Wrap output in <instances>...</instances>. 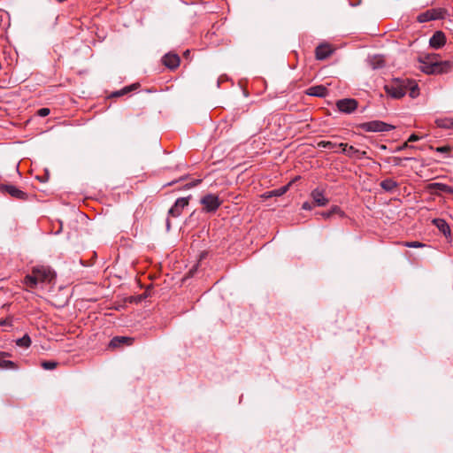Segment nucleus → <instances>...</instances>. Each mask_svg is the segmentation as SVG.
Segmentation results:
<instances>
[{
  "label": "nucleus",
  "mask_w": 453,
  "mask_h": 453,
  "mask_svg": "<svg viewBox=\"0 0 453 453\" xmlns=\"http://www.w3.org/2000/svg\"><path fill=\"white\" fill-rule=\"evenodd\" d=\"M419 62L423 64L422 71L428 74L444 73L452 69L451 61H439L436 54H427L420 57Z\"/></svg>",
  "instance_id": "1"
},
{
  "label": "nucleus",
  "mask_w": 453,
  "mask_h": 453,
  "mask_svg": "<svg viewBox=\"0 0 453 453\" xmlns=\"http://www.w3.org/2000/svg\"><path fill=\"white\" fill-rule=\"evenodd\" d=\"M55 278L54 272L48 266H35L31 274H27L24 279V284L30 288H35L39 283H49Z\"/></svg>",
  "instance_id": "2"
},
{
  "label": "nucleus",
  "mask_w": 453,
  "mask_h": 453,
  "mask_svg": "<svg viewBox=\"0 0 453 453\" xmlns=\"http://www.w3.org/2000/svg\"><path fill=\"white\" fill-rule=\"evenodd\" d=\"M386 93L393 98H401L407 93V86L404 81H393L385 85Z\"/></svg>",
  "instance_id": "3"
},
{
  "label": "nucleus",
  "mask_w": 453,
  "mask_h": 453,
  "mask_svg": "<svg viewBox=\"0 0 453 453\" xmlns=\"http://www.w3.org/2000/svg\"><path fill=\"white\" fill-rule=\"evenodd\" d=\"M200 203L203 205V211L212 213L219 208L221 201L217 195L207 194L201 198Z\"/></svg>",
  "instance_id": "4"
},
{
  "label": "nucleus",
  "mask_w": 453,
  "mask_h": 453,
  "mask_svg": "<svg viewBox=\"0 0 453 453\" xmlns=\"http://www.w3.org/2000/svg\"><path fill=\"white\" fill-rule=\"evenodd\" d=\"M359 127L365 132H388L394 129L392 125L380 120L364 122L359 125Z\"/></svg>",
  "instance_id": "5"
},
{
  "label": "nucleus",
  "mask_w": 453,
  "mask_h": 453,
  "mask_svg": "<svg viewBox=\"0 0 453 453\" xmlns=\"http://www.w3.org/2000/svg\"><path fill=\"white\" fill-rule=\"evenodd\" d=\"M357 101L352 98H344L336 102V106L341 112L349 114L357 108Z\"/></svg>",
  "instance_id": "6"
},
{
  "label": "nucleus",
  "mask_w": 453,
  "mask_h": 453,
  "mask_svg": "<svg viewBox=\"0 0 453 453\" xmlns=\"http://www.w3.org/2000/svg\"><path fill=\"white\" fill-rule=\"evenodd\" d=\"M189 196L178 198L169 209L168 214L172 217H179L182 210L188 205Z\"/></svg>",
  "instance_id": "7"
},
{
  "label": "nucleus",
  "mask_w": 453,
  "mask_h": 453,
  "mask_svg": "<svg viewBox=\"0 0 453 453\" xmlns=\"http://www.w3.org/2000/svg\"><path fill=\"white\" fill-rule=\"evenodd\" d=\"M334 52V48L328 43H321L316 47L315 56L318 60H325Z\"/></svg>",
  "instance_id": "8"
},
{
  "label": "nucleus",
  "mask_w": 453,
  "mask_h": 453,
  "mask_svg": "<svg viewBox=\"0 0 453 453\" xmlns=\"http://www.w3.org/2000/svg\"><path fill=\"white\" fill-rule=\"evenodd\" d=\"M441 18H442V15H441V11L435 10V9H431V10H427L425 12L420 13L417 17V20L419 23H425V22H427L430 20H435V19H441Z\"/></svg>",
  "instance_id": "9"
},
{
  "label": "nucleus",
  "mask_w": 453,
  "mask_h": 453,
  "mask_svg": "<svg viewBox=\"0 0 453 453\" xmlns=\"http://www.w3.org/2000/svg\"><path fill=\"white\" fill-rule=\"evenodd\" d=\"M445 43L446 36L441 31H436L429 40V45L435 50L441 49Z\"/></svg>",
  "instance_id": "10"
},
{
  "label": "nucleus",
  "mask_w": 453,
  "mask_h": 453,
  "mask_svg": "<svg viewBox=\"0 0 453 453\" xmlns=\"http://www.w3.org/2000/svg\"><path fill=\"white\" fill-rule=\"evenodd\" d=\"M180 62V57L177 54L167 53L163 57V64L172 70L177 68Z\"/></svg>",
  "instance_id": "11"
},
{
  "label": "nucleus",
  "mask_w": 453,
  "mask_h": 453,
  "mask_svg": "<svg viewBox=\"0 0 453 453\" xmlns=\"http://www.w3.org/2000/svg\"><path fill=\"white\" fill-rule=\"evenodd\" d=\"M311 196L317 206H326L328 203V199L325 197L324 191L319 188L311 191Z\"/></svg>",
  "instance_id": "12"
},
{
  "label": "nucleus",
  "mask_w": 453,
  "mask_h": 453,
  "mask_svg": "<svg viewBox=\"0 0 453 453\" xmlns=\"http://www.w3.org/2000/svg\"><path fill=\"white\" fill-rule=\"evenodd\" d=\"M343 153L351 158L361 159L364 157H367L366 151H361L351 145L344 146Z\"/></svg>",
  "instance_id": "13"
},
{
  "label": "nucleus",
  "mask_w": 453,
  "mask_h": 453,
  "mask_svg": "<svg viewBox=\"0 0 453 453\" xmlns=\"http://www.w3.org/2000/svg\"><path fill=\"white\" fill-rule=\"evenodd\" d=\"M133 342H134V339L131 337L115 336L111 340L109 346L111 348H117V347H119L124 344L131 345Z\"/></svg>",
  "instance_id": "14"
},
{
  "label": "nucleus",
  "mask_w": 453,
  "mask_h": 453,
  "mask_svg": "<svg viewBox=\"0 0 453 453\" xmlns=\"http://www.w3.org/2000/svg\"><path fill=\"white\" fill-rule=\"evenodd\" d=\"M4 188L10 196H12L14 198H18L20 200H26L27 197V195L24 191L19 189L15 186L5 185Z\"/></svg>",
  "instance_id": "15"
},
{
  "label": "nucleus",
  "mask_w": 453,
  "mask_h": 453,
  "mask_svg": "<svg viewBox=\"0 0 453 453\" xmlns=\"http://www.w3.org/2000/svg\"><path fill=\"white\" fill-rule=\"evenodd\" d=\"M367 64L372 69L375 70L382 68L385 65V61L382 56L374 55L367 58Z\"/></svg>",
  "instance_id": "16"
},
{
  "label": "nucleus",
  "mask_w": 453,
  "mask_h": 453,
  "mask_svg": "<svg viewBox=\"0 0 453 453\" xmlns=\"http://www.w3.org/2000/svg\"><path fill=\"white\" fill-rule=\"evenodd\" d=\"M432 222L446 237L450 236V227L445 219H434Z\"/></svg>",
  "instance_id": "17"
},
{
  "label": "nucleus",
  "mask_w": 453,
  "mask_h": 453,
  "mask_svg": "<svg viewBox=\"0 0 453 453\" xmlns=\"http://www.w3.org/2000/svg\"><path fill=\"white\" fill-rule=\"evenodd\" d=\"M327 88L323 85L312 86L308 88L307 94L312 96L325 97L327 95Z\"/></svg>",
  "instance_id": "18"
},
{
  "label": "nucleus",
  "mask_w": 453,
  "mask_h": 453,
  "mask_svg": "<svg viewBox=\"0 0 453 453\" xmlns=\"http://www.w3.org/2000/svg\"><path fill=\"white\" fill-rule=\"evenodd\" d=\"M435 124L440 128L450 129L453 128V118H440L435 120Z\"/></svg>",
  "instance_id": "19"
},
{
  "label": "nucleus",
  "mask_w": 453,
  "mask_h": 453,
  "mask_svg": "<svg viewBox=\"0 0 453 453\" xmlns=\"http://www.w3.org/2000/svg\"><path fill=\"white\" fill-rule=\"evenodd\" d=\"M8 356H9V354L7 352H0V368H3V369L16 368V365L12 361L5 359V357Z\"/></svg>",
  "instance_id": "20"
},
{
  "label": "nucleus",
  "mask_w": 453,
  "mask_h": 453,
  "mask_svg": "<svg viewBox=\"0 0 453 453\" xmlns=\"http://www.w3.org/2000/svg\"><path fill=\"white\" fill-rule=\"evenodd\" d=\"M380 187L388 192H393L397 188V182L392 179H386L380 182Z\"/></svg>",
  "instance_id": "21"
},
{
  "label": "nucleus",
  "mask_w": 453,
  "mask_h": 453,
  "mask_svg": "<svg viewBox=\"0 0 453 453\" xmlns=\"http://www.w3.org/2000/svg\"><path fill=\"white\" fill-rule=\"evenodd\" d=\"M405 85L407 86V91H409L411 97L415 98L418 96V85L414 81H408Z\"/></svg>",
  "instance_id": "22"
},
{
  "label": "nucleus",
  "mask_w": 453,
  "mask_h": 453,
  "mask_svg": "<svg viewBox=\"0 0 453 453\" xmlns=\"http://www.w3.org/2000/svg\"><path fill=\"white\" fill-rule=\"evenodd\" d=\"M16 344L19 347L28 348L31 345V339L28 334H25L23 337L16 341Z\"/></svg>",
  "instance_id": "23"
},
{
  "label": "nucleus",
  "mask_w": 453,
  "mask_h": 453,
  "mask_svg": "<svg viewBox=\"0 0 453 453\" xmlns=\"http://www.w3.org/2000/svg\"><path fill=\"white\" fill-rule=\"evenodd\" d=\"M318 147L335 150H336V142H333L331 141H320L318 142Z\"/></svg>",
  "instance_id": "24"
},
{
  "label": "nucleus",
  "mask_w": 453,
  "mask_h": 453,
  "mask_svg": "<svg viewBox=\"0 0 453 453\" xmlns=\"http://www.w3.org/2000/svg\"><path fill=\"white\" fill-rule=\"evenodd\" d=\"M446 187H447L446 184L440 183V182H434V183L430 184V188L431 189L438 190V191H441V192H445L446 191Z\"/></svg>",
  "instance_id": "25"
},
{
  "label": "nucleus",
  "mask_w": 453,
  "mask_h": 453,
  "mask_svg": "<svg viewBox=\"0 0 453 453\" xmlns=\"http://www.w3.org/2000/svg\"><path fill=\"white\" fill-rule=\"evenodd\" d=\"M288 189V185L283 186V187H281L280 188L273 190L271 192V196H282L283 194H285L287 192Z\"/></svg>",
  "instance_id": "26"
},
{
  "label": "nucleus",
  "mask_w": 453,
  "mask_h": 453,
  "mask_svg": "<svg viewBox=\"0 0 453 453\" xmlns=\"http://www.w3.org/2000/svg\"><path fill=\"white\" fill-rule=\"evenodd\" d=\"M57 362L55 361H43L42 363V367L45 370H53L57 367Z\"/></svg>",
  "instance_id": "27"
},
{
  "label": "nucleus",
  "mask_w": 453,
  "mask_h": 453,
  "mask_svg": "<svg viewBox=\"0 0 453 453\" xmlns=\"http://www.w3.org/2000/svg\"><path fill=\"white\" fill-rule=\"evenodd\" d=\"M135 88H136L135 84H134L132 86H129V87H126L123 89L115 92L114 96H119L125 95V94H127V92L131 91L132 89H134Z\"/></svg>",
  "instance_id": "28"
},
{
  "label": "nucleus",
  "mask_w": 453,
  "mask_h": 453,
  "mask_svg": "<svg viewBox=\"0 0 453 453\" xmlns=\"http://www.w3.org/2000/svg\"><path fill=\"white\" fill-rule=\"evenodd\" d=\"M405 247L408 248H422L425 247V244L419 242H406L403 243Z\"/></svg>",
  "instance_id": "29"
},
{
  "label": "nucleus",
  "mask_w": 453,
  "mask_h": 453,
  "mask_svg": "<svg viewBox=\"0 0 453 453\" xmlns=\"http://www.w3.org/2000/svg\"><path fill=\"white\" fill-rule=\"evenodd\" d=\"M50 111L49 108H41L38 110L37 114L40 117H46L50 114Z\"/></svg>",
  "instance_id": "30"
},
{
  "label": "nucleus",
  "mask_w": 453,
  "mask_h": 453,
  "mask_svg": "<svg viewBox=\"0 0 453 453\" xmlns=\"http://www.w3.org/2000/svg\"><path fill=\"white\" fill-rule=\"evenodd\" d=\"M332 215L334 214V213H338L340 214L341 216H343V212L341 211V209L338 207V206H334L331 210H330Z\"/></svg>",
  "instance_id": "31"
},
{
  "label": "nucleus",
  "mask_w": 453,
  "mask_h": 453,
  "mask_svg": "<svg viewBox=\"0 0 453 453\" xmlns=\"http://www.w3.org/2000/svg\"><path fill=\"white\" fill-rule=\"evenodd\" d=\"M302 208L306 211H311L312 209V205L309 202H305L303 203Z\"/></svg>",
  "instance_id": "32"
},
{
  "label": "nucleus",
  "mask_w": 453,
  "mask_h": 453,
  "mask_svg": "<svg viewBox=\"0 0 453 453\" xmlns=\"http://www.w3.org/2000/svg\"><path fill=\"white\" fill-rule=\"evenodd\" d=\"M418 140H419V137H418L417 134H412L409 137V139H408V141H407V142H416V141H418Z\"/></svg>",
  "instance_id": "33"
},
{
  "label": "nucleus",
  "mask_w": 453,
  "mask_h": 453,
  "mask_svg": "<svg viewBox=\"0 0 453 453\" xmlns=\"http://www.w3.org/2000/svg\"><path fill=\"white\" fill-rule=\"evenodd\" d=\"M409 145H408V142H404L403 145L401 146H398L396 149H395V151H401L406 148H408Z\"/></svg>",
  "instance_id": "34"
},
{
  "label": "nucleus",
  "mask_w": 453,
  "mask_h": 453,
  "mask_svg": "<svg viewBox=\"0 0 453 453\" xmlns=\"http://www.w3.org/2000/svg\"><path fill=\"white\" fill-rule=\"evenodd\" d=\"M402 160L403 159L401 157H393V163L395 165H400Z\"/></svg>",
  "instance_id": "35"
},
{
  "label": "nucleus",
  "mask_w": 453,
  "mask_h": 453,
  "mask_svg": "<svg viewBox=\"0 0 453 453\" xmlns=\"http://www.w3.org/2000/svg\"><path fill=\"white\" fill-rule=\"evenodd\" d=\"M321 216H322L323 218H325V219H328V218H330V217L332 216V213H331V211H324V212H322V213H321Z\"/></svg>",
  "instance_id": "36"
},
{
  "label": "nucleus",
  "mask_w": 453,
  "mask_h": 453,
  "mask_svg": "<svg viewBox=\"0 0 453 453\" xmlns=\"http://www.w3.org/2000/svg\"><path fill=\"white\" fill-rule=\"evenodd\" d=\"M344 146H348V144H347V143H342V142H341V143H336V150H337V149H341V150H342V152L343 153V147H344Z\"/></svg>",
  "instance_id": "37"
},
{
  "label": "nucleus",
  "mask_w": 453,
  "mask_h": 453,
  "mask_svg": "<svg viewBox=\"0 0 453 453\" xmlns=\"http://www.w3.org/2000/svg\"><path fill=\"white\" fill-rule=\"evenodd\" d=\"M200 181H201L200 180H197L196 181H194V182H192V183H188V184H187L185 187H186L187 188H192V187L196 186V185L197 183H199Z\"/></svg>",
  "instance_id": "38"
},
{
  "label": "nucleus",
  "mask_w": 453,
  "mask_h": 453,
  "mask_svg": "<svg viewBox=\"0 0 453 453\" xmlns=\"http://www.w3.org/2000/svg\"><path fill=\"white\" fill-rule=\"evenodd\" d=\"M445 193L452 194L453 195V188L447 185Z\"/></svg>",
  "instance_id": "39"
},
{
  "label": "nucleus",
  "mask_w": 453,
  "mask_h": 453,
  "mask_svg": "<svg viewBox=\"0 0 453 453\" xmlns=\"http://www.w3.org/2000/svg\"><path fill=\"white\" fill-rule=\"evenodd\" d=\"M166 227L169 230V228H170V221H169V219H167V221H166Z\"/></svg>",
  "instance_id": "40"
},
{
  "label": "nucleus",
  "mask_w": 453,
  "mask_h": 453,
  "mask_svg": "<svg viewBox=\"0 0 453 453\" xmlns=\"http://www.w3.org/2000/svg\"><path fill=\"white\" fill-rule=\"evenodd\" d=\"M404 159L405 160H411V157H405Z\"/></svg>",
  "instance_id": "41"
}]
</instances>
